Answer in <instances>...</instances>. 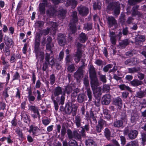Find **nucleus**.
I'll list each match as a JSON object with an SVG mask.
<instances>
[{
    "mask_svg": "<svg viewBox=\"0 0 146 146\" xmlns=\"http://www.w3.org/2000/svg\"><path fill=\"white\" fill-rule=\"evenodd\" d=\"M88 71L91 87L93 90L94 96L98 100L97 104L95 101V104L96 106H99V104L98 100L100 101L102 94V88L100 87H97L99 86V82L97 72L95 68L92 65H90Z\"/></svg>",
    "mask_w": 146,
    "mask_h": 146,
    "instance_id": "obj_1",
    "label": "nucleus"
},
{
    "mask_svg": "<svg viewBox=\"0 0 146 146\" xmlns=\"http://www.w3.org/2000/svg\"><path fill=\"white\" fill-rule=\"evenodd\" d=\"M109 36L110 37V40L111 43L114 45L116 44L117 40L119 41H120L119 42V45L121 48H125L130 43V42L128 39L121 40L122 36V33L121 31L116 35L115 34L114 32L110 31Z\"/></svg>",
    "mask_w": 146,
    "mask_h": 146,
    "instance_id": "obj_2",
    "label": "nucleus"
},
{
    "mask_svg": "<svg viewBox=\"0 0 146 146\" xmlns=\"http://www.w3.org/2000/svg\"><path fill=\"white\" fill-rule=\"evenodd\" d=\"M71 19L69 24L70 33L71 34H75L77 31L76 23L78 21L77 13L76 11L72 12Z\"/></svg>",
    "mask_w": 146,
    "mask_h": 146,
    "instance_id": "obj_3",
    "label": "nucleus"
},
{
    "mask_svg": "<svg viewBox=\"0 0 146 146\" xmlns=\"http://www.w3.org/2000/svg\"><path fill=\"white\" fill-rule=\"evenodd\" d=\"M123 133L124 135L128 136L129 139H135L137 136L138 132L135 129L130 130L129 126L126 127L123 131Z\"/></svg>",
    "mask_w": 146,
    "mask_h": 146,
    "instance_id": "obj_4",
    "label": "nucleus"
},
{
    "mask_svg": "<svg viewBox=\"0 0 146 146\" xmlns=\"http://www.w3.org/2000/svg\"><path fill=\"white\" fill-rule=\"evenodd\" d=\"M83 45L80 42H78L77 44V50L76 52L74 54V56L75 57L74 60L75 63L77 64L80 61L82 58V47Z\"/></svg>",
    "mask_w": 146,
    "mask_h": 146,
    "instance_id": "obj_5",
    "label": "nucleus"
},
{
    "mask_svg": "<svg viewBox=\"0 0 146 146\" xmlns=\"http://www.w3.org/2000/svg\"><path fill=\"white\" fill-rule=\"evenodd\" d=\"M72 103L68 102L66 104L64 108L62 106H61L60 108V110L62 112L64 115H70L72 112Z\"/></svg>",
    "mask_w": 146,
    "mask_h": 146,
    "instance_id": "obj_6",
    "label": "nucleus"
},
{
    "mask_svg": "<svg viewBox=\"0 0 146 146\" xmlns=\"http://www.w3.org/2000/svg\"><path fill=\"white\" fill-rule=\"evenodd\" d=\"M108 6L110 9L113 10V13L115 15H118L120 13L121 9L120 5L116 2L110 3Z\"/></svg>",
    "mask_w": 146,
    "mask_h": 146,
    "instance_id": "obj_7",
    "label": "nucleus"
},
{
    "mask_svg": "<svg viewBox=\"0 0 146 146\" xmlns=\"http://www.w3.org/2000/svg\"><path fill=\"white\" fill-rule=\"evenodd\" d=\"M106 124V121L103 119L102 118H100L98 121V123L95 127V130L98 133H100L104 128V125Z\"/></svg>",
    "mask_w": 146,
    "mask_h": 146,
    "instance_id": "obj_8",
    "label": "nucleus"
},
{
    "mask_svg": "<svg viewBox=\"0 0 146 146\" xmlns=\"http://www.w3.org/2000/svg\"><path fill=\"white\" fill-rule=\"evenodd\" d=\"M29 129L28 130V132L29 133H32V136L34 137L35 136H38L40 134L39 131H40L37 126L35 125H31L29 126Z\"/></svg>",
    "mask_w": 146,
    "mask_h": 146,
    "instance_id": "obj_9",
    "label": "nucleus"
},
{
    "mask_svg": "<svg viewBox=\"0 0 146 146\" xmlns=\"http://www.w3.org/2000/svg\"><path fill=\"white\" fill-rule=\"evenodd\" d=\"M77 9L79 14L82 16H86L89 12L88 8L82 5L78 7Z\"/></svg>",
    "mask_w": 146,
    "mask_h": 146,
    "instance_id": "obj_10",
    "label": "nucleus"
},
{
    "mask_svg": "<svg viewBox=\"0 0 146 146\" xmlns=\"http://www.w3.org/2000/svg\"><path fill=\"white\" fill-rule=\"evenodd\" d=\"M40 33L38 32L36 33L35 37L34 48H35V51L36 52L38 50L39 47L40 46Z\"/></svg>",
    "mask_w": 146,
    "mask_h": 146,
    "instance_id": "obj_11",
    "label": "nucleus"
},
{
    "mask_svg": "<svg viewBox=\"0 0 146 146\" xmlns=\"http://www.w3.org/2000/svg\"><path fill=\"white\" fill-rule=\"evenodd\" d=\"M107 23L109 28H110L113 26H116L117 21L112 16H109L107 18Z\"/></svg>",
    "mask_w": 146,
    "mask_h": 146,
    "instance_id": "obj_12",
    "label": "nucleus"
},
{
    "mask_svg": "<svg viewBox=\"0 0 146 146\" xmlns=\"http://www.w3.org/2000/svg\"><path fill=\"white\" fill-rule=\"evenodd\" d=\"M111 100V95L106 94L103 96L102 98L101 103L103 105H106L110 104Z\"/></svg>",
    "mask_w": 146,
    "mask_h": 146,
    "instance_id": "obj_13",
    "label": "nucleus"
},
{
    "mask_svg": "<svg viewBox=\"0 0 146 146\" xmlns=\"http://www.w3.org/2000/svg\"><path fill=\"white\" fill-rule=\"evenodd\" d=\"M52 93L53 95H52L54 97L58 96L61 95H62L63 94L62 88L61 87L58 86L54 89L53 90Z\"/></svg>",
    "mask_w": 146,
    "mask_h": 146,
    "instance_id": "obj_14",
    "label": "nucleus"
},
{
    "mask_svg": "<svg viewBox=\"0 0 146 146\" xmlns=\"http://www.w3.org/2000/svg\"><path fill=\"white\" fill-rule=\"evenodd\" d=\"M113 104L114 105L117 106L119 110L121 109L123 105L122 101L119 97H117L113 99Z\"/></svg>",
    "mask_w": 146,
    "mask_h": 146,
    "instance_id": "obj_15",
    "label": "nucleus"
},
{
    "mask_svg": "<svg viewBox=\"0 0 146 146\" xmlns=\"http://www.w3.org/2000/svg\"><path fill=\"white\" fill-rule=\"evenodd\" d=\"M58 41L59 45L64 46L66 42V36L61 33H59L58 36Z\"/></svg>",
    "mask_w": 146,
    "mask_h": 146,
    "instance_id": "obj_16",
    "label": "nucleus"
},
{
    "mask_svg": "<svg viewBox=\"0 0 146 146\" xmlns=\"http://www.w3.org/2000/svg\"><path fill=\"white\" fill-rule=\"evenodd\" d=\"M82 129H79L78 130V132L80 133L82 136H84L85 135V131H88L90 130V126L89 123H86L84 126H82L80 127Z\"/></svg>",
    "mask_w": 146,
    "mask_h": 146,
    "instance_id": "obj_17",
    "label": "nucleus"
},
{
    "mask_svg": "<svg viewBox=\"0 0 146 146\" xmlns=\"http://www.w3.org/2000/svg\"><path fill=\"white\" fill-rule=\"evenodd\" d=\"M4 42L5 45V46L11 47L13 46V40L8 36L5 35L4 38Z\"/></svg>",
    "mask_w": 146,
    "mask_h": 146,
    "instance_id": "obj_18",
    "label": "nucleus"
},
{
    "mask_svg": "<svg viewBox=\"0 0 146 146\" xmlns=\"http://www.w3.org/2000/svg\"><path fill=\"white\" fill-rule=\"evenodd\" d=\"M84 71L77 69L76 72L74 73V77L78 81V80L82 79L83 77Z\"/></svg>",
    "mask_w": 146,
    "mask_h": 146,
    "instance_id": "obj_19",
    "label": "nucleus"
},
{
    "mask_svg": "<svg viewBox=\"0 0 146 146\" xmlns=\"http://www.w3.org/2000/svg\"><path fill=\"white\" fill-rule=\"evenodd\" d=\"M77 4V1L76 0H66V7L71 6L72 8H74Z\"/></svg>",
    "mask_w": 146,
    "mask_h": 146,
    "instance_id": "obj_20",
    "label": "nucleus"
},
{
    "mask_svg": "<svg viewBox=\"0 0 146 146\" xmlns=\"http://www.w3.org/2000/svg\"><path fill=\"white\" fill-rule=\"evenodd\" d=\"M15 132L17 134V136L22 140L25 139V136L23 133L22 130L19 127L16 129Z\"/></svg>",
    "mask_w": 146,
    "mask_h": 146,
    "instance_id": "obj_21",
    "label": "nucleus"
},
{
    "mask_svg": "<svg viewBox=\"0 0 146 146\" xmlns=\"http://www.w3.org/2000/svg\"><path fill=\"white\" fill-rule=\"evenodd\" d=\"M74 119V122L75 123L77 127H80L81 126V123L82 121V119L81 116L79 115H75Z\"/></svg>",
    "mask_w": 146,
    "mask_h": 146,
    "instance_id": "obj_22",
    "label": "nucleus"
},
{
    "mask_svg": "<svg viewBox=\"0 0 146 146\" xmlns=\"http://www.w3.org/2000/svg\"><path fill=\"white\" fill-rule=\"evenodd\" d=\"M79 40L82 43H85L88 39L86 35L83 33H81L79 35Z\"/></svg>",
    "mask_w": 146,
    "mask_h": 146,
    "instance_id": "obj_23",
    "label": "nucleus"
},
{
    "mask_svg": "<svg viewBox=\"0 0 146 146\" xmlns=\"http://www.w3.org/2000/svg\"><path fill=\"white\" fill-rule=\"evenodd\" d=\"M143 84V82L137 79H134L130 82L129 84L132 86L137 87Z\"/></svg>",
    "mask_w": 146,
    "mask_h": 146,
    "instance_id": "obj_24",
    "label": "nucleus"
},
{
    "mask_svg": "<svg viewBox=\"0 0 146 146\" xmlns=\"http://www.w3.org/2000/svg\"><path fill=\"white\" fill-rule=\"evenodd\" d=\"M21 117L25 123L27 124H29L30 123L31 120L29 115L26 113H23L21 115Z\"/></svg>",
    "mask_w": 146,
    "mask_h": 146,
    "instance_id": "obj_25",
    "label": "nucleus"
},
{
    "mask_svg": "<svg viewBox=\"0 0 146 146\" xmlns=\"http://www.w3.org/2000/svg\"><path fill=\"white\" fill-rule=\"evenodd\" d=\"M64 90L63 91V94L65 95L66 93L69 94L71 93L72 91V87L69 85H67L66 86H64Z\"/></svg>",
    "mask_w": 146,
    "mask_h": 146,
    "instance_id": "obj_26",
    "label": "nucleus"
},
{
    "mask_svg": "<svg viewBox=\"0 0 146 146\" xmlns=\"http://www.w3.org/2000/svg\"><path fill=\"white\" fill-rule=\"evenodd\" d=\"M86 96L84 94H79L77 98V100L78 102L82 103L86 99Z\"/></svg>",
    "mask_w": 146,
    "mask_h": 146,
    "instance_id": "obj_27",
    "label": "nucleus"
},
{
    "mask_svg": "<svg viewBox=\"0 0 146 146\" xmlns=\"http://www.w3.org/2000/svg\"><path fill=\"white\" fill-rule=\"evenodd\" d=\"M66 13L67 11L66 10L63 9H60L58 11V16L62 19H64L66 17Z\"/></svg>",
    "mask_w": 146,
    "mask_h": 146,
    "instance_id": "obj_28",
    "label": "nucleus"
},
{
    "mask_svg": "<svg viewBox=\"0 0 146 146\" xmlns=\"http://www.w3.org/2000/svg\"><path fill=\"white\" fill-rule=\"evenodd\" d=\"M46 6L44 3H40L39 5V11L40 14H44L45 13Z\"/></svg>",
    "mask_w": 146,
    "mask_h": 146,
    "instance_id": "obj_29",
    "label": "nucleus"
},
{
    "mask_svg": "<svg viewBox=\"0 0 146 146\" xmlns=\"http://www.w3.org/2000/svg\"><path fill=\"white\" fill-rule=\"evenodd\" d=\"M101 3L99 1L97 0L96 2L93 3V9L94 10L97 9L100 10L101 8Z\"/></svg>",
    "mask_w": 146,
    "mask_h": 146,
    "instance_id": "obj_30",
    "label": "nucleus"
},
{
    "mask_svg": "<svg viewBox=\"0 0 146 146\" xmlns=\"http://www.w3.org/2000/svg\"><path fill=\"white\" fill-rule=\"evenodd\" d=\"M124 122L122 120H119L115 121L113 123L114 127L117 128H120L123 126Z\"/></svg>",
    "mask_w": 146,
    "mask_h": 146,
    "instance_id": "obj_31",
    "label": "nucleus"
},
{
    "mask_svg": "<svg viewBox=\"0 0 146 146\" xmlns=\"http://www.w3.org/2000/svg\"><path fill=\"white\" fill-rule=\"evenodd\" d=\"M146 95V89L145 91L140 90L136 93V96L137 98H141Z\"/></svg>",
    "mask_w": 146,
    "mask_h": 146,
    "instance_id": "obj_32",
    "label": "nucleus"
},
{
    "mask_svg": "<svg viewBox=\"0 0 146 146\" xmlns=\"http://www.w3.org/2000/svg\"><path fill=\"white\" fill-rule=\"evenodd\" d=\"M104 134L105 137L108 139H110L111 136V132L108 128L106 127L104 129Z\"/></svg>",
    "mask_w": 146,
    "mask_h": 146,
    "instance_id": "obj_33",
    "label": "nucleus"
},
{
    "mask_svg": "<svg viewBox=\"0 0 146 146\" xmlns=\"http://www.w3.org/2000/svg\"><path fill=\"white\" fill-rule=\"evenodd\" d=\"M119 87L121 90H127L130 92H131L132 91L130 87L128 86H126L124 84H122L119 85Z\"/></svg>",
    "mask_w": 146,
    "mask_h": 146,
    "instance_id": "obj_34",
    "label": "nucleus"
},
{
    "mask_svg": "<svg viewBox=\"0 0 146 146\" xmlns=\"http://www.w3.org/2000/svg\"><path fill=\"white\" fill-rule=\"evenodd\" d=\"M85 143L87 146H97L95 142L93 140L90 139L86 140Z\"/></svg>",
    "mask_w": 146,
    "mask_h": 146,
    "instance_id": "obj_35",
    "label": "nucleus"
},
{
    "mask_svg": "<svg viewBox=\"0 0 146 146\" xmlns=\"http://www.w3.org/2000/svg\"><path fill=\"white\" fill-rule=\"evenodd\" d=\"M11 47L5 46V47L3 49V51L4 54L6 56H9L11 54Z\"/></svg>",
    "mask_w": 146,
    "mask_h": 146,
    "instance_id": "obj_36",
    "label": "nucleus"
},
{
    "mask_svg": "<svg viewBox=\"0 0 146 146\" xmlns=\"http://www.w3.org/2000/svg\"><path fill=\"white\" fill-rule=\"evenodd\" d=\"M84 28L85 30L89 31L92 29V23H87L84 24Z\"/></svg>",
    "mask_w": 146,
    "mask_h": 146,
    "instance_id": "obj_37",
    "label": "nucleus"
},
{
    "mask_svg": "<svg viewBox=\"0 0 146 146\" xmlns=\"http://www.w3.org/2000/svg\"><path fill=\"white\" fill-rule=\"evenodd\" d=\"M120 119L124 122V123L127 124V117L125 112L122 113L120 117Z\"/></svg>",
    "mask_w": 146,
    "mask_h": 146,
    "instance_id": "obj_38",
    "label": "nucleus"
},
{
    "mask_svg": "<svg viewBox=\"0 0 146 146\" xmlns=\"http://www.w3.org/2000/svg\"><path fill=\"white\" fill-rule=\"evenodd\" d=\"M136 41L138 42H144L145 40V37L144 36L138 34L136 35Z\"/></svg>",
    "mask_w": 146,
    "mask_h": 146,
    "instance_id": "obj_39",
    "label": "nucleus"
},
{
    "mask_svg": "<svg viewBox=\"0 0 146 146\" xmlns=\"http://www.w3.org/2000/svg\"><path fill=\"white\" fill-rule=\"evenodd\" d=\"M79 133L77 131H74L73 132V137L74 138L80 141L82 139V134L80 133Z\"/></svg>",
    "mask_w": 146,
    "mask_h": 146,
    "instance_id": "obj_40",
    "label": "nucleus"
},
{
    "mask_svg": "<svg viewBox=\"0 0 146 146\" xmlns=\"http://www.w3.org/2000/svg\"><path fill=\"white\" fill-rule=\"evenodd\" d=\"M40 48L39 47V48L37 52H36L35 51V48H34V51L36 54V57L38 56L39 58H41L42 59H44V54L43 52H40Z\"/></svg>",
    "mask_w": 146,
    "mask_h": 146,
    "instance_id": "obj_41",
    "label": "nucleus"
},
{
    "mask_svg": "<svg viewBox=\"0 0 146 146\" xmlns=\"http://www.w3.org/2000/svg\"><path fill=\"white\" fill-rule=\"evenodd\" d=\"M51 99L53 102L55 109L56 111H57L59 108L58 103L55 100L54 97L52 95L51 96Z\"/></svg>",
    "mask_w": 146,
    "mask_h": 146,
    "instance_id": "obj_42",
    "label": "nucleus"
},
{
    "mask_svg": "<svg viewBox=\"0 0 146 146\" xmlns=\"http://www.w3.org/2000/svg\"><path fill=\"white\" fill-rule=\"evenodd\" d=\"M141 143L143 146H144L146 142V132H143L141 133Z\"/></svg>",
    "mask_w": 146,
    "mask_h": 146,
    "instance_id": "obj_43",
    "label": "nucleus"
},
{
    "mask_svg": "<svg viewBox=\"0 0 146 146\" xmlns=\"http://www.w3.org/2000/svg\"><path fill=\"white\" fill-rule=\"evenodd\" d=\"M20 76L19 73L17 71L13 76L11 81L13 82V81L17 80H19V82H20Z\"/></svg>",
    "mask_w": 146,
    "mask_h": 146,
    "instance_id": "obj_44",
    "label": "nucleus"
},
{
    "mask_svg": "<svg viewBox=\"0 0 146 146\" xmlns=\"http://www.w3.org/2000/svg\"><path fill=\"white\" fill-rule=\"evenodd\" d=\"M143 0H128V2L129 5H135L137 3H140Z\"/></svg>",
    "mask_w": 146,
    "mask_h": 146,
    "instance_id": "obj_45",
    "label": "nucleus"
},
{
    "mask_svg": "<svg viewBox=\"0 0 146 146\" xmlns=\"http://www.w3.org/2000/svg\"><path fill=\"white\" fill-rule=\"evenodd\" d=\"M56 10L54 7H52L50 9L49 11H47V13L51 16H53L57 12Z\"/></svg>",
    "mask_w": 146,
    "mask_h": 146,
    "instance_id": "obj_46",
    "label": "nucleus"
},
{
    "mask_svg": "<svg viewBox=\"0 0 146 146\" xmlns=\"http://www.w3.org/2000/svg\"><path fill=\"white\" fill-rule=\"evenodd\" d=\"M131 11V15L132 16L135 17L136 15L140 16L141 15L140 12L137 9H135L132 8Z\"/></svg>",
    "mask_w": 146,
    "mask_h": 146,
    "instance_id": "obj_47",
    "label": "nucleus"
},
{
    "mask_svg": "<svg viewBox=\"0 0 146 146\" xmlns=\"http://www.w3.org/2000/svg\"><path fill=\"white\" fill-rule=\"evenodd\" d=\"M66 133V127L62 125V127L61 130V137L64 138Z\"/></svg>",
    "mask_w": 146,
    "mask_h": 146,
    "instance_id": "obj_48",
    "label": "nucleus"
},
{
    "mask_svg": "<svg viewBox=\"0 0 146 146\" xmlns=\"http://www.w3.org/2000/svg\"><path fill=\"white\" fill-rule=\"evenodd\" d=\"M72 113L73 116H74L76 115L77 107L74 104H72Z\"/></svg>",
    "mask_w": 146,
    "mask_h": 146,
    "instance_id": "obj_49",
    "label": "nucleus"
},
{
    "mask_svg": "<svg viewBox=\"0 0 146 146\" xmlns=\"http://www.w3.org/2000/svg\"><path fill=\"white\" fill-rule=\"evenodd\" d=\"M50 84L53 85L55 83V76L54 74H52L50 76Z\"/></svg>",
    "mask_w": 146,
    "mask_h": 146,
    "instance_id": "obj_50",
    "label": "nucleus"
},
{
    "mask_svg": "<svg viewBox=\"0 0 146 146\" xmlns=\"http://www.w3.org/2000/svg\"><path fill=\"white\" fill-rule=\"evenodd\" d=\"M113 65L111 64H109L105 66L103 68V70L105 72H107L109 69L112 67Z\"/></svg>",
    "mask_w": 146,
    "mask_h": 146,
    "instance_id": "obj_51",
    "label": "nucleus"
},
{
    "mask_svg": "<svg viewBox=\"0 0 146 146\" xmlns=\"http://www.w3.org/2000/svg\"><path fill=\"white\" fill-rule=\"evenodd\" d=\"M68 71L70 72L71 73L74 71L75 66L73 64H72L69 65L67 68Z\"/></svg>",
    "mask_w": 146,
    "mask_h": 146,
    "instance_id": "obj_52",
    "label": "nucleus"
},
{
    "mask_svg": "<svg viewBox=\"0 0 146 146\" xmlns=\"http://www.w3.org/2000/svg\"><path fill=\"white\" fill-rule=\"evenodd\" d=\"M6 106V104L2 99L0 101V110H4L5 109Z\"/></svg>",
    "mask_w": 146,
    "mask_h": 146,
    "instance_id": "obj_53",
    "label": "nucleus"
},
{
    "mask_svg": "<svg viewBox=\"0 0 146 146\" xmlns=\"http://www.w3.org/2000/svg\"><path fill=\"white\" fill-rule=\"evenodd\" d=\"M44 24V22L42 21H38L36 22L35 24L37 27L40 28L42 27Z\"/></svg>",
    "mask_w": 146,
    "mask_h": 146,
    "instance_id": "obj_54",
    "label": "nucleus"
},
{
    "mask_svg": "<svg viewBox=\"0 0 146 146\" xmlns=\"http://www.w3.org/2000/svg\"><path fill=\"white\" fill-rule=\"evenodd\" d=\"M25 22V20L24 19H19L17 23V25L20 27L23 26Z\"/></svg>",
    "mask_w": 146,
    "mask_h": 146,
    "instance_id": "obj_55",
    "label": "nucleus"
},
{
    "mask_svg": "<svg viewBox=\"0 0 146 146\" xmlns=\"http://www.w3.org/2000/svg\"><path fill=\"white\" fill-rule=\"evenodd\" d=\"M87 94L89 98L88 101L90 102L92 100V93L90 88L87 89Z\"/></svg>",
    "mask_w": 146,
    "mask_h": 146,
    "instance_id": "obj_56",
    "label": "nucleus"
},
{
    "mask_svg": "<svg viewBox=\"0 0 146 146\" xmlns=\"http://www.w3.org/2000/svg\"><path fill=\"white\" fill-rule=\"evenodd\" d=\"M42 123L45 126H46L49 124L50 122V120L46 117V119H42Z\"/></svg>",
    "mask_w": 146,
    "mask_h": 146,
    "instance_id": "obj_57",
    "label": "nucleus"
},
{
    "mask_svg": "<svg viewBox=\"0 0 146 146\" xmlns=\"http://www.w3.org/2000/svg\"><path fill=\"white\" fill-rule=\"evenodd\" d=\"M68 145L69 146H77L78 143L75 140H71L68 142Z\"/></svg>",
    "mask_w": 146,
    "mask_h": 146,
    "instance_id": "obj_58",
    "label": "nucleus"
},
{
    "mask_svg": "<svg viewBox=\"0 0 146 146\" xmlns=\"http://www.w3.org/2000/svg\"><path fill=\"white\" fill-rule=\"evenodd\" d=\"M138 70L136 68H128V72L130 73H134L137 72Z\"/></svg>",
    "mask_w": 146,
    "mask_h": 146,
    "instance_id": "obj_59",
    "label": "nucleus"
},
{
    "mask_svg": "<svg viewBox=\"0 0 146 146\" xmlns=\"http://www.w3.org/2000/svg\"><path fill=\"white\" fill-rule=\"evenodd\" d=\"M71 58L70 55H67L65 58V62L66 65H68L71 62Z\"/></svg>",
    "mask_w": 146,
    "mask_h": 146,
    "instance_id": "obj_60",
    "label": "nucleus"
},
{
    "mask_svg": "<svg viewBox=\"0 0 146 146\" xmlns=\"http://www.w3.org/2000/svg\"><path fill=\"white\" fill-rule=\"evenodd\" d=\"M125 15L124 13H121L119 18V21L122 23H125Z\"/></svg>",
    "mask_w": 146,
    "mask_h": 146,
    "instance_id": "obj_61",
    "label": "nucleus"
},
{
    "mask_svg": "<svg viewBox=\"0 0 146 146\" xmlns=\"http://www.w3.org/2000/svg\"><path fill=\"white\" fill-rule=\"evenodd\" d=\"M27 98L29 102L30 103H31V102L34 101L35 99V97L32 95H28L27 96Z\"/></svg>",
    "mask_w": 146,
    "mask_h": 146,
    "instance_id": "obj_62",
    "label": "nucleus"
},
{
    "mask_svg": "<svg viewBox=\"0 0 146 146\" xmlns=\"http://www.w3.org/2000/svg\"><path fill=\"white\" fill-rule=\"evenodd\" d=\"M67 134L68 137L70 139H71L73 138V134L72 133V131L70 129L67 130Z\"/></svg>",
    "mask_w": 146,
    "mask_h": 146,
    "instance_id": "obj_63",
    "label": "nucleus"
},
{
    "mask_svg": "<svg viewBox=\"0 0 146 146\" xmlns=\"http://www.w3.org/2000/svg\"><path fill=\"white\" fill-rule=\"evenodd\" d=\"M16 89L17 90V91L16 92L15 97L16 98L20 99L21 98V91H20L18 88H17Z\"/></svg>",
    "mask_w": 146,
    "mask_h": 146,
    "instance_id": "obj_64",
    "label": "nucleus"
}]
</instances>
